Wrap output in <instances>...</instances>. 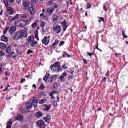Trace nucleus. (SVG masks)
I'll return each mask as SVG.
<instances>
[{"instance_id": "obj_1", "label": "nucleus", "mask_w": 128, "mask_h": 128, "mask_svg": "<svg viewBox=\"0 0 128 128\" xmlns=\"http://www.w3.org/2000/svg\"><path fill=\"white\" fill-rule=\"evenodd\" d=\"M27 41L28 42V44H30L32 48H34V46H36V44H38V42L34 40V36H29L28 38Z\"/></svg>"}, {"instance_id": "obj_2", "label": "nucleus", "mask_w": 128, "mask_h": 128, "mask_svg": "<svg viewBox=\"0 0 128 128\" xmlns=\"http://www.w3.org/2000/svg\"><path fill=\"white\" fill-rule=\"evenodd\" d=\"M50 68L52 70H53V72H60L62 70L60 66V62H56L53 64L51 65Z\"/></svg>"}, {"instance_id": "obj_3", "label": "nucleus", "mask_w": 128, "mask_h": 128, "mask_svg": "<svg viewBox=\"0 0 128 128\" xmlns=\"http://www.w3.org/2000/svg\"><path fill=\"white\" fill-rule=\"evenodd\" d=\"M32 18H29L27 20H21L20 28H24V26H26L27 24H30V21Z\"/></svg>"}, {"instance_id": "obj_4", "label": "nucleus", "mask_w": 128, "mask_h": 128, "mask_svg": "<svg viewBox=\"0 0 128 128\" xmlns=\"http://www.w3.org/2000/svg\"><path fill=\"white\" fill-rule=\"evenodd\" d=\"M50 36H44L42 40V42L45 46H48L50 43Z\"/></svg>"}, {"instance_id": "obj_5", "label": "nucleus", "mask_w": 128, "mask_h": 128, "mask_svg": "<svg viewBox=\"0 0 128 128\" xmlns=\"http://www.w3.org/2000/svg\"><path fill=\"white\" fill-rule=\"evenodd\" d=\"M21 38H26L28 37V32L24 30H22L19 31Z\"/></svg>"}, {"instance_id": "obj_6", "label": "nucleus", "mask_w": 128, "mask_h": 128, "mask_svg": "<svg viewBox=\"0 0 128 128\" xmlns=\"http://www.w3.org/2000/svg\"><path fill=\"white\" fill-rule=\"evenodd\" d=\"M30 2L28 0H24L22 2V6L24 8V10H28L30 8Z\"/></svg>"}, {"instance_id": "obj_7", "label": "nucleus", "mask_w": 128, "mask_h": 128, "mask_svg": "<svg viewBox=\"0 0 128 128\" xmlns=\"http://www.w3.org/2000/svg\"><path fill=\"white\" fill-rule=\"evenodd\" d=\"M16 52L17 54H16V53H14V52H12L10 54V56H13V58H16L18 55L20 56L22 54V50H16Z\"/></svg>"}, {"instance_id": "obj_8", "label": "nucleus", "mask_w": 128, "mask_h": 128, "mask_svg": "<svg viewBox=\"0 0 128 128\" xmlns=\"http://www.w3.org/2000/svg\"><path fill=\"white\" fill-rule=\"evenodd\" d=\"M36 124L40 128H46V125L42 120H39L36 122Z\"/></svg>"}, {"instance_id": "obj_9", "label": "nucleus", "mask_w": 128, "mask_h": 128, "mask_svg": "<svg viewBox=\"0 0 128 128\" xmlns=\"http://www.w3.org/2000/svg\"><path fill=\"white\" fill-rule=\"evenodd\" d=\"M53 30L56 34H60L62 32V29L60 28V26L56 25L55 26L53 27Z\"/></svg>"}, {"instance_id": "obj_10", "label": "nucleus", "mask_w": 128, "mask_h": 128, "mask_svg": "<svg viewBox=\"0 0 128 128\" xmlns=\"http://www.w3.org/2000/svg\"><path fill=\"white\" fill-rule=\"evenodd\" d=\"M68 76L66 74V72H64L62 73V74L60 76V80L61 82H64L66 80V77Z\"/></svg>"}, {"instance_id": "obj_11", "label": "nucleus", "mask_w": 128, "mask_h": 128, "mask_svg": "<svg viewBox=\"0 0 128 128\" xmlns=\"http://www.w3.org/2000/svg\"><path fill=\"white\" fill-rule=\"evenodd\" d=\"M54 9L52 8H46V14H53L54 12Z\"/></svg>"}, {"instance_id": "obj_12", "label": "nucleus", "mask_w": 128, "mask_h": 128, "mask_svg": "<svg viewBox=\"0 0 128 128\" xmlns=\"http://www.w3.org/2000/svg\"><path fill=\"white\" fill-rule=\"evenodd\" d=\"M32 104L31 102H28L26 103L25 108L27 110H32Z\"/></svg>"}, {"instance_id": "obj_13", "label": "nucleus", "mask_w": 128, "mask_h": 128, "mask_svg": "<svg viewBox=\"0 0 128 128\" xmlns=\"http://www.w3.org/2000/svg\"><path fill=\"white\" fill-rule=\"evenodd\" d=\"M32 100L34 106L36 108V106H38V98H36V97H33L32 98Z\"/></svg>"}, {"instance_id": "obj_14", "label": "nucleus", "mask_w": 128, "mask_h": 128, "mask_svg": "<svg viewBox=\"0 0 128 128\" xmlns=\"http://www.w3.org/2000/svg\"><path fill=\"white\" fill-rule=\"evenodd\" d=\"M20 38H22V37L20 36V32L18 31L16 33L15 36L13 37V39L15 40H18Z\"/></svg>"}, {"instance_id": "obj_15", "label": "nucleus", "mask_w": 128, "mask_h": 128, "mask_svg": "<svg viewBox=\"0 0 128 128\" xmlns=\"http://www.w3.org/2000/svg\"><path fill=\"white\" fill-rule=\"evenodd\" d=\"M14 10L12 7L6 8V12L8 14H14Z\"/></svg>"}, {"instance_id": "obj_16", "label": "nucleus", "mask_w": 128, "mask_h": 128, "mask_svg": "<svg viewBox=\"0 0 128 128\" xmlns=\"http://www.w3.org/2000/svg\"><path fill=\"white\" fill-rule=\"evenodd\" d=\"M50 104L48 106L46 104L42 105V110H46V112H48V110H50Z\"/></svg>"}, {"instance_id": "obj_17", "label": "nucleus", "mask_w": 128, "mask_h": 128, "mask_svg": "<svg viewBox=\"0 0 128 128\" xmlns=\"http://www.w3.org/2000/svg\"><path fill=\"white\" fill-rule=\"evenodd\" d=\"M16 30V27L14 26H13L10 28V34H12L13 32H14Z\"/></svg>"}, {"instance_id": "obj_18", "label": "nucleus", "mask_w": 128, "mask_h": 128, "mask_svg": "<svg viewBox=\"0 0 128 128\" xmlns=\"http://www.w3.org/2000/svg\"><path fill=\"white\" fill-rule=\"evenodd\" d=\"M62 26L65 32V30H66V28H68V26H66V20H64L63 22L62 23Z\"/></svg>"}, {"instance_id": "obj_19", "label": "nucleus", "mask_w": 128, "mask_h": 128, "mask_svg": "<svg viewBox=\"0 0 128 128\" xmlns=\"http://www.w3.org/2000/svg\"><path fill=\"white\" fill-rule=\"evenodd\" d=\"M1 40H2V42H8V39L6 36L3 35L1 38Z\"/></svg>"}, {"instance_id": "obj_20", "label": "nucleus", "mask_w": 128, "mask_h": 128, "mask_svg": "<svg viewBox=\"0 0 128 128\" xmlns=\"http://www.w3.org/2000/svg\"><path fill=\"white\" fill-rule=\"evenodd\" d=\"M15 118L16 120H22L23 117L22 114H18V116L15 117Z\"/></svg>"}, {"instance_id": "obj_21", "label": "nucleus", "mask_w": 128, "mask_h": 128, "mask_svg": "<svg viewBox=\"0 0 128 128\" xmlns=\"http://www.w3.org/2000/svg\"><path fill=\"white\" fill-rule=\"evenodd\" d=\"M22 22V20H16L14 22V24L16 26H19V28L20 27V22Z\"/></svg>"}, {"instance_id": "obj_22", "label": "nucleus", "mask_w": 128, "mask_h": 128, "mask_svg": "<svg viewBox=\"0 0 128 128\" xmlns=\"http://www.w3.org/2000/svg\"><path fill=\"white\" fill-rule=\"evenodd\" d=\"M12 121L10 120H9L6 124V128H12Z\"/></svg>"}, {"instance_id": "obj_23", "label": "nucleus", "mask_w": 128, "mask_h": 128, "mask_svg": "<svg viewBox=\"0 0 128 128\" xmlns=\"http://www.w3.org/2000/svg\"><path fill=\"white\" fill-rule=\"evenodd\" d=\"M44 120L46 122H50V115L47 114L46 117H44Z\"/></svg>"}, {"instance_id": "obj_24", "label": "nucleus", "mask_w": 128, "mask_h": 128, "mask_svg": "<svg viewBox=\"0 0 128 128\" xmlns=\"http://www.w3.org/2000/svg\"><path fill=\"white\" fill-rule=\"evenodd\" d=\"M35 116L36 118H40L41 116H42V112H38L36 113Z\"/></svg>"}, {"instance_id": "obj_25", "label": "nucleus", "mask_w": 128, "mask_h": 128, "mask_svg": "<svg viewBox=\"0 0 128 128\" xmlns=\"http://www.w3.org/2000/svg\"><path fill=\"white\" fill-rule=\"evenodd\" d=\"M48 5L51 6H54V0H50L48 2Z\"/></svg>"}, {"instance_id": "obj_26", "label": "nucleus", "mask_w": 128, "mask_h": 128, "mask_svg": "<svg viewBox=\"0 0 128 128\" xmlns=\"http://www.w3.org/2000/svg\"><path fill=\"white\" fill-rule=\"evenodd\" d=\"M28 10L32 14H34V8L28 7Z\"/></svg>"}, {"instance_id": "obj_27", "label": "nucleus", "mask_w": 128, "mask_h": 128, "mask_svg": "<svg viewBox=\"0 0 128 128\" xmlns=\"http://www.w3.org/2000/svg\"><path fill=\"white\" fill-rule=\"evenodd\" d=\"M56 80V76H53L50 78V82H54Z\"/></svg>"}, {"instance_id": "obj_28", "label": "nucleus", "mask_w": 128, "mask_h": 128, "mask_svg": "<svg viewBox=\"0 0 128 128\" xmlns=\"http://www.w3.org/2000/svg\"><path fill=\"white\" fill-rule=\"evenodd\" d=\"M0 48L1 50H5L6 49V44L3 42L0 43Z\"/></svg>"}, {"instance_id": "obj_29", "label": "nucleus", "mask_w": 128, "mask_h": 128, "mask_svg": "<svg viewBox=\"0 0 128 128\" xmlns=\"http://www.w3.org/2000/svg\"><path fill=\"white\" fill-rule=\"evenodd\" d=\"M35 38L37 39V40H40V38H38V30H36L35 31Z\"/></svg>"}, {"instance_id": "obj_30", "label": "nucleus", "mask_w": 128, "mask_h": 128, "mask_svg": "<svg viewBox=\"0 0 128 128\" xmlns=\"http://www.w3.org/2000/svg\"><path fill=\"white\" fill-rule=\"evenodd\" d=\"M48 78H50V74H46L44 77L43 78V80H44V82H46V80H48Z\"/></svg>"}, {"instance_id": "obj_31", "label": "nucleus", "mask_w": 128, "mask_h": 128, "mask_svg": "<svg viewBox=\"0 0 128 128\" xmlns=\"http://www.w3.org/2000/svg\"><path fill=\"white\" fill-rule=\"evenodd\" d=\"M58 94V92L56 91H52V92H50V96H51L52 98H54V94Z\"/></svg>"}, {"instance_id": "obj_32", "label": "nucleus", "mask_w": 128, "mask_h": 128, "mask_svg": "<svg viewBox=\"0 0 128 128\" xmlns=\"http://www.w3.org/2000/svg\"><path fill=\"white\" fill-rule=\"evenodd\" d=\"M11 50H12V47L10 46H8L6 50V52L7 54H10Z\"/></svg>"}, {"instance_id": "obj_33", "label": "nucleus", "mask_w": 128, "mask_h": 128, "mask_svg": "<svg viewBox=\"0 0 128 128\" xmlns=\"http://www.w3.org/2000/svg\"><path fill=\"white\" fill-rule=\"evenodd\" d=\"M44 26H46V22L42 21L40 22V26H41L42 28H44Z\"/></svg>"}, {"instance_id": "obj_34", "label": "nucleus", "mask_w": 128, "mask_h": 128, "mask_svg": "<svg viewBox=\"0 0 128 128\" xmlns=\"http://www.w3.org/2000/svg\"><path fill=\"white\" fill-rule=\"evenodd\" d=\"M46 102V99H42L39 100V104H44Z\"/></svg>"}, {"instance_id": "obj_35", "label": "nucleus", "mask_w": 128, "mask_h": 128, "mask_svg": "<svg viewBox=\"0 0 128 128\" xmlns=\"http://www.w3.org/2000/svg\"><path fill=\"white\" fill-rule=\"evenodd\" d=\"M59 42L58 40H56L52 44L53 46H58V44Z\"/></svg>"}, {"instance_id": "obj_36", "label": "nucleus", "mask_w": 128, "mask_h": 128, "mask_svg": "<svg viewBox=\"0 0 128 128\" xmlns=\"http://www.w3.org/2000/svg\"><path fill=\"white\" fill-rule=\"evenodd\" d=\"M58 20V16L56 15H54L52 17V20L56 22Z\"/></svg>"}, {"instance_id": "obj_37", "label": "nucleus", "mask_w": 128, "mask_h": 128, "mask_svg": "<svg viewBox=\"0 0 128 128\" xmlns=\"http://www.w3.org/2000/svg\"><path fill=\"white\" fill-rule=\"evenodd\" d=\"M4 2L6 4V6L8 8V0H4Z\"/></svg>"}, {"instance_id": "obj_38", "label": "nucleus", "mask_w": 128, "mask_h": 128, "mask_svg": "<svg viewBox=\"0 0 128 128\" xmlns=\"http://www.w3.org/2000/svg\"><path fill=\"white\" fill-rule=\"evenodd\" d=\"M38 26V22H35L32 24V26L33 28H34Z\"/></svg>"}, {"instance_id": "obj_39", "label": "nucleus", "mask_w": 128, "mask_h": 128, "mask_svg": "<svg viewBox=\"0 0 128 128\" xmlns=\"http://www.w3.org/2000/svg\"><path fill=\"white\" fill-rule=\"evenodd\" d=\"M66 56L68 58H70V55L66 53V54H64L62 55L63 58H66Z\"/></svg>"}, {"instance_id": "obj_40", "label": "nucleus", "mask_w": 128, "mask_h": 128, "mask_svg": "<svg viewBox=\"0 0 128 128\" xmlns=\"http://www.w3.org/2000/svg\"><path fill=\"white\" fill-rule=\"evenodd\" d=\"M100 20H98V22H104V18H102V17H99Z\"/></svg>"}, {"instance_id": "obj_41", "label": "nucleus", "mask_w": 128, "mask_h": 128, "mask_svg": "<svg viewBox=\"0 0 128 128\" xmlns=\"http://www.w3.org/2000/svg\"><path fill=\"white\" fill-rule=\"evenodd\" d=\"M2 65L0 64V76H2Z\"/></svg>"}, {"instance_id": "obj_42", "label": "nucleus", "mask_w": 128, "mask_h": 128, "mask_svg": "<svg viewBox=\"0 0 128 128\" xmlns=\"http://www.w3.org/2000/svg\"><path fill=\"white\" fill-rule=\"evenodd\" d=\"M92 8V4H90V3H87L86 8L88 9V8Z\"/></svg>"}, {"instance_id": "obj_43", "label": "nucleus", "mask_w": 128, "mask_h": 128, "mask_svg": "<svg viewBox=\"0 0 128 128\" xmlns=\"http://www.w3.org/2000/svg\"><path fill=\"white\" fill-rule=\"evenodd\" d=\"M4 74L5 76H10V73L8 71H6Z\"/></svg>"}, {"instance_id": "obj_44", "label": "nucleus", "mask_w": 128, "mask_h": 128, "mask_svg": "<svg viewBox=\"0 0 128 128\" xmlns=\"http://www.w3.org/2000/svg\"><path fill=\"white\" fill-rule=\"evenodd\" d=\"M68 12V9L66 8L62 10V14H66V12Z\"/></svg>"}, {"instance_id": "obj_45", "label": "nucleus", "mask_w": 128, "mask_h": 128, "mask_svg": "<svg viewBox=\"0 0 128 128\" xmlns=\"http://www.w3.org/2000/svg\"><path fill=\"white\" fill-rule=\"evenodd\" d=\"M122 34L124 38H128V36L124 34V31L122 32Z\"/></svg>"}, {"instance_id": "obj_46", "label": "nucleus", "mask_w": 128, "mask_h": 128, "mask_svg": "<svg viewBox=\"0 0 128 128\" xmlns=\"http://www.w3.org/2000/svg\"><path fill=\"white\" fill-rule=\"evenodd\" d=\"M32 53V50H28V51L26 52L27 54H30Z\"/></svg>"}, {"instance_id": "obj_47", "label": "nucleus", "mask_w": 128, "mask_h": 128, "mask_svg": "<svg viewBox=\"0 0 128 128\" xmlns=\"http://www.w3.org/2000/svg\"><path fill=\"white\" fill-rule=\"evenodd\" d=\"M21 18H26L28 16L26 14H22Z\"/></svg>"}, {"instance_id": "obj_48", "label": "nucleus", "mask_w": 128, "mask_h": 128, "mask_svg": "<svg viewBox=\"0 0 128 128\" xmlns=\"http://www.w3.org/2000/svg\"><path fill=\"white\" fill-rule=\"evenodd\" d=\"M64 41H62L60 42V43L59 44V46H64Z\"/></svg>"}, {"instance_id": "obj_49", "label": "nucleus", "mask_w": 128, "mask_h": 128, "mask_svg": "<svg viewBox=\"0 0 128 128\" xmlns=\"http://www.w3.org/2000/svg\"><path fill=\"white\" fill-rule=\"evenodd\" d=\"M43 18L44 20H48V16L45 15L43 16Z\"/></svg>"}, {"instance_id": "obj_50", "label": "nucleus", "mask_w": 128, "mask_h": 128, "mask_svg": "<svg viewBox=\"0 0 128 128\" xmlns=\"http://www.w3.org/2000/svg\"><path fill=\"white\" fill-rule=\"evenodd\" d=\"M87 54L88 56H90V58H92V56H94V52L90 53L89 52H88Z\"/></svg>"}, {"instance_id": "obj_51", "label": "nucleus", "mask_w": 128, "mask_h": 128, "mask_svg": "<svg viewBox=\"0 0 128 128\" xmlns=\"http://www.w3.org/2000/svg\"><path fill=\"white\" fill-rule=\"evenodd\" d=\"M44 86L43 84L41 85L40 87V90H44Z\"/></svg>"}, {"instance_id": "obj_52", "label": "nucleus", "mask_w": 128, "mask_h": 128, "mask_svg": "<svg viewBox=\"0 0 128 128\" xmlns=\"http://www.w3.org/2000/svg\"><path fill=\"white\" fill-rule=\"evenodd\" d=\"M62 68H64V70H66L68 69V67H66V64H64L62 66Z\"/></svg>"}, {"instance_id": "obj_53", "label": "nucleus", "mask_w": 128, "mask_h": 128, "mask_svg": "<svg viewBox=\"0 0 128 128\" xmlns=\"http://www.w3.org/2000/svg\"><path fill=\"white\" fill-rule=\"evenodd\" d=\"M14 18L18 20V14H16L14 17Z\"/></svg>"}, {"instance_id": "obj_54", "label": "nucleus", "mask_w": 128, "mask_h": 128, "mask_svg": "<svg viewBox=\"0 0 128 128\" xmlns=\"http://www.w3.org/2000/svg\"><path fill=\"white\" fill-rule=\"evenodd\" d=\"M83 60H84V64H88V60H86V59H84V58L83 59Z\"/></svg>"}, {"instance_id": "obj_55", "label": "nucleus", "mask_w": 128, "mask_h": 128, "mask_svg": "<svg viewBox=\"0 0 128 128\" xmlns=\"http://www.w3.org/2000/svg\"><path fill=\"white\" fill-rule=\"evenodd\" d=\"M54 106H58V102L56 101H54L53 103Z\"/></svg>"}, {"instance_id": "obj_56", "label": "nucleus", "mask_w": 128, "mask_h": 128, "mask_svg": "<svg viewBox=\"0 0 128 128\" xmlns=\"http://www.w3.org/2000/svg\"><path fill=\"white\" fill-rule=\"evenodd\" d=\"M22 128H28V126L26 124L23 126Z\"/></svg>"}, {"instance_id": "obj_57", "label": "nucleus", "mask_w": 128, "mask_h": 128, "mask_svg": "<svg viewBox=\"0 0 128 128\" xmlns=\"http://www.w3.org/2000/svg\"><path fill=\"white\" fill-rule=\"evenodd\" d=\"M0 56H4V52H2V51H0Z\"/></svg>"}, {"instance_id": "obj_58", "label": "nucleus", "mask_w": 128, "mask_h": 128, "mask_svg": "<svg viewBox=\"0 0 128 128\" xmlns=\"http://www.w3.org/2000/svg\"><path fill=\"white\" fill-rule=\"evenodd\" d=\"M24 82H26V79L24 78H22V80H20L21 83Z\"/></svg>"}, {"instance_id": "obj_59", "label": "nucleus", "mask_w": 128, "mask_h": 128, "mask_svg": "<svg viewBox=\"0 0 128 128\" xmlns=\"http://www.w3.org/2000/svg\"><path fill=\"white\" fill-rule=\"evenodd\" d=\"M16 0L17 4H20V2H22V0Z\"/></svg>"}, {"instance_id": "obj_60", "label": "nucleus", "mask_w": 128, "mask_h": 128, "mask_svg": "<svg viewBox=\"0 0 128 128\" xmlns=\"http://www.w3.org/2000/svg\"><path fill=\"white\" fill-rule=\"evenodd\" d=\"M104 10H105L106 12V10H108V9L106 8V6H104Z\"/></svg>"}, {"instance_id": "obj_61", "label": "nucleus", "mask_w": 128, "mask_h": 128, "mask_svg": "<svg viewBox=\"0 0 128 128\" xmlns=\"http://www.w3.org/2000/svg\"><path fill=\"white\" fill-rule=\"evenodd\" d=\"M108 72H110V71L108 70L107 72L105 74V76H108Z\"/></svg>"}, {"instance_id": "obj_62", "label": "nucleus", "mask_w": 128, "mask_h": 128, "mask_svg": "<svg viewBox=\"0 0 128 128\" xmlns=\"http://www.w3.org/2000/svg\"><path fill=\"white\" fill-rule=\"evenodd\" d=\"M8 0L10 2H12V3L14 2V0Z\"/></svg>"}, {"instance_id": "obj_63", "label": "nucleus", "mask_w": 128, "mask_h": 128, "mask_svg": "<svg viewBox=\"0 0 128 128\" xmlns=\"http://www.w3.org/2000/svg\"><path fill=\"white\" fill-rule=\"evenodd\" d=\"M32 88H36V84H34L32 85Z\"/></svg>"}, {"instance_id": "obj_64", "label": "nucleus", "mask_w": 128, "mask_h": 128, "mask_svg": "<svg viewBox=\"0 0 128 128\" xmlns=\"http://www.w3.org/2000/svg\"><path fill=\"white\" fill-rule=\"evenodd\" d=\"M106 78L104 77V79L102 80L103 82H106Z\"/></svg>"}]
</instances>
